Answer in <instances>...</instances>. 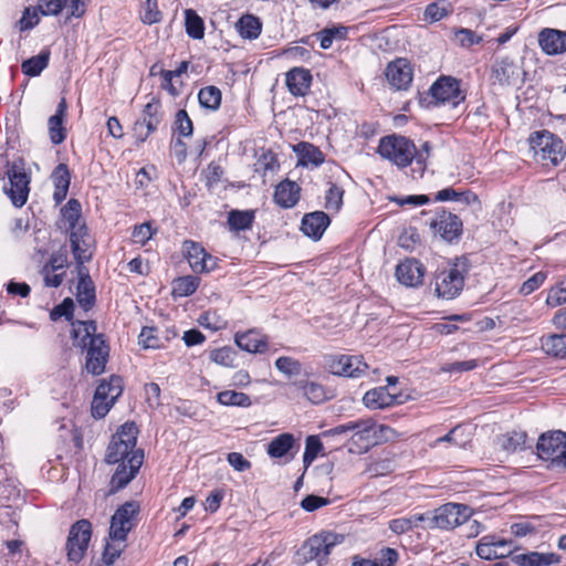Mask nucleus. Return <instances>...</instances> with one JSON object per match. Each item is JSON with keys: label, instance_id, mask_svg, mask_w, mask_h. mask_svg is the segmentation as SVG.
Masks as SVG:
<instances>
[{"label": "nucleus", "instance_id": "a878e982", "mask_svg": "<svg viewBox=\"0 0 566 566\" xmlns=\"http://www.w3.org/2000/svg\"><path fill=\"white\" fill-rule=\"evenodd\" d=\"M492 77L500 85H514L518 77V66L507 56L495 60L492 65Z\"/></svg>", "mask_w": 566, "mask_h": 566}, {"label": "nucleus", "instance_id": "79ce46f5", "mask_svg": "<svg viewBox=\"0 0 566 566\" xmlns=\"http://www.w3.org/2000/svg\"><path fill=\"white\" fill-rule=\"evenodd\" d=\"M185 28L188 36L195 40H201L205 36V22L202 18L192 9L185 11Z\"/></svg>", "mask_w": 566, "mask_h": 566}, {"label": "nucleus", "instance_id": "4468645a", "mask_svg": "<svg viewBox=\"0 0 566 566\" xmlns=\"http://www.w3.org/2000/svg\"><path fill=\"white\" fill-rule=\"evenodd\" d=\"M7 176L10 187L4 188V191L12 205L17 208H21L25 205L29 197L30 178L23 169H18L15 165H12L8 169Z\"/></svg>", "mask_w": 566, "mask_h": 566}, {"label": "nucleus", "instance_id": "aec40b11", "mask_svg": "<svg viewBox=\"0 0 566 566\" xmlns=\"http://www.w3.org/2000/svg\"><path fill=\"white\" fill-rule=\"evenodd\" d=\"M426 269L423 264L416 259H406L396 266V277L399 283L416 287L422 284Z\"/></svg>", "mask_w": 566, "mask_h": 566}, {"label": "nucleus", "instance_id": "473e14b6", "mask_svg": "<svg viewBox=\"0 0 566 566\" xmlns=\"http://www.w3.org/2000/svg\"><path fill=\"white\" fill-rule=\"evenodd\" d=\"M136 450L132 444L112 438L107 447L105 461L109 464L128 463L130 454Z\"/></svg>", "mask_w": 566, "mask_h": 566}, {"label": "nucleus", "instance_id": "774afa93", "mask_svg": "<svg viewBox=\"0 0 566 566\" xmlns=\"http://www.w3.org/2000/svg\"><path fill=\"white\" fill-rule=\"evenodd\" d=\"M399 557L398 552L391 547H384L376 556L378 566H395Z\"/></svg>", "mask_w": 566, "mask_h": 566}, {"label": "nucleus", "instance_id": "9b49d317", "mask_svg": "<svg viewBox=\"0 0 566 566\" xmlns=\"http://www.w3.org/2000/svg\"><path fill=\"white\" fill-rule=\"evenodd\" d=\"M91 536L92 524L88 520H78L71 526L65 545L69 560L80 563L83 559Z\"/></svg>", "mask_w": 566, "mask_h": 566}, {"label": "nucleus", "instance_id": "3c124183", "mask_svg": "<svg viewBox=\"0 0 566 566\" xmlns=\"http://www.w3.org/2000/svg\"><path fill=\"white\" fill-rule=\"evenodd\" d=\"M323 450V443L318 436H308L305 440V450L303 453V463L308 467L318 457Z\"/></svg>", "mask_w": 566, "mask_h": 566}, {"label": "nucleus", "instance_id": "cd10ccee", "mask_svg": "<svg viewBox=\"0 0 566 566\" xmlns=\"http://www.w3.org/2000/svg\"><path fill=\"white\" fill-rule=\"evenodd\" d=\"M363 401L369 409H386L399 402L398 396L389 392L387 387H377L368 390L364 395Z\"/></svg>", "mask_w": 566, "mask_h": 566}, {"label": "nucleus", "instance_id": "5701e85b", "mask_svg": "<svg viewBox=\"0 0 566 566\" xmlns=\"http://www.w3.org/2000/svg\"><path fill=\"white\" fill-rule=\"evenodd\" d=\"M329 223L331 219L327 213L324 211H314L304 214L301 222V230L306 237L317 241L323 237Z\"/></svg>", "mask_w": 566, "mask_h": 566}, {"label": "nucleus", "instance_id": "6e6d98bb", "mask_svg": "<svg viewBox=\"0 0 566 566\" xmlns=\"http://www.w3.org/2000/svg\"><path fill=\"white\" fill-rule=\"evenodd\" d=\"M140 19L145 24H154L161 20L157 0H146L143 3Z\"/></svg>", "mask_w": 566, "mask_h": 566}, {"label": "nucleus", "instance_id": "5fc2aeb1", "mask_svg": "<svg viewBox=\"0 0 566 566\" xmlns=\"http://www.w3.org/2000/svg\"><path fill=\"white\" fill-rule=\"evenodd\" d=\"M237 353L233 348L224 346L210 352V359L224 367H233Z\"/></svg>", "mask_w": 566, "mask_h": 566}, {"label": "nucleus", "instance_id": "2f4dec72", "mask_svg": "<svg viewBox=\"0 0 566 566\" xmlns=\"http://www.w3.org/2000/svg\"><path fill=\"white\" fill-rule=\"evenodd\" d=\"M512 562L518 566H549L558 564L560 556L555 553L528 552L512 556Z\"/></svg>", "mask_w": 566, "mask_h": 566}, {"label": "nucleus", "instance_id": "4be33fe9", "mask_svg": "<svg viewBox=\"0 0 566 566\" xmlns=\"http://www.w3.org/2000/svg\"><path fill=\"white\" fill-rule=\"evenodd\" d=\"M70 242L72 253L80 266H83L84 262H87L92 258V252L90 251L91 240L88 235V229L85 223H82L77 228V230H73L70 233Z\"/></svg>", "mask_w": 566, "mask_h": 566}, {"label": "nucleus", "instance_id": "7c9ffc66", "mask_svg": "<svg viewBox=\"0 0 566 566\" xmlns=\"http://www.w3.org/2000/svg\"><path fill=\"white\" fill-rule=\"evenodd\" d=\"M51 179L54 185L53 200L55 203H61L65 200L71 184V171L67 165L59 164L52 171Z\"/></svg>", "mask_w": 566, "mask_h": 566}, {"label": "nucleus", "instance_id": "dca6fc26", "mask_svg": "<svg viewBox=\"0 0 566 566\" xmlns=\"http://www.w3.org/2000/svg\"><path fill=\"white\" fill-rule=\"evenodd\" d=\"M161 119L160 103L155 99L147 103L143 109L142 118L134 124V134L137 140L144 143L151 133L157 130Z\"/></svg>", "mask_w": 566, "mask_h": 566}, {"label": "nucleus", "instance_id": "58836bf2", "mask_svg": "<svg viewBox=\"0 0 566 566\" xmlns=\"http://www.w3.org/2000/svg\"><path fill=\"white\" fill-rule=\"evenodd\" d=\"M542 348L555 358H566V334H553L542 337Z\"/></svg>", "mask_w": 566, "mask_h": 566}, {"label": "nucleus", "instance_id": "1a4fd4ad", "mask_svg": "<svg viewBox=\"0 0 566 566\" xmlns=\"http://www.w3.org/2000/svg\"><path fill=\"white\" fill-rule=\"evenodd\" d=\"M473 510L461 503L449 502L433 510L436 530L451 531L464 524L472 516Z\"/></svg>", "mask_w": 566, "mask_h": 566}, {"label": "nucleus", "instance_id": "f8f14e48", "mask_svg": "<svg viewBox=\"0 0 566 566\" xmlns=\"http://www.w3.org/2000/svg\"><path fill=\"white\" fill-rule=\"evenodd\" d=\"M429 94L434 99V105L451 103L453 106H458L465 99V95L460 88V81L446 75L432 83Z\"/></svg>", "mask_w": 566, "mask_h": 566}, {"label": "nucleus", "instance_id": "72a5a7b5", "mask_svg": "<svg viewBox=\"0 0 566 566\" xmlns=\"http://www.w3.org/2000/svg\"><path fill=\"white\" fill-rule=\"evenodd\" d=\"M294 150L298 155V163L303 166L313 165L314 167L321 166L325 156L322 150L314 146L313 144L301 142L295 147Z\"/></svg>", "mask_w": 566, "mask_h": 566}, {"label": "nucleus", "instance_id": "37998d69", "mask_svg": "<svg viewBox=\"0 0 566 566\" xmlns=\"http://www.w3.org/2000/svg\"><path fill=\"white\" fill-rule=\"evenodd\" d=\"M254 221V211L252 210H232L228 214V224L231 230L244 231L252 227Z\"/></svg>", "mask_w": 566, "mask_h": 566}, {"label": "nucleus", "instance_id": "e433bc0d", "mask_svg": "<svg viewBox=\"0 0 566 566\" xmlns=\"http://www.w3.org/2000/svg\"><path fill=\"white\" fill-rule=\"evenodd\" d=\"M293 386L302 390L304 396L314 405L322 403L327 399L326 389L318 382L301 379L294 381Z\"/></svg>", "mask_w": 566, "mask_h": 566}, {"label": "nucleus", "instance_id": "c9c22d12", "mask_svg": "<svg viewBox=\"0 0 566 566\" xmlns=\"http://www.w3.org/2000/svg\"><path fill=\"white\" fill-rule=\"evenodd\" d=\"M237 29L241 38L255 40L261 34L262 22L253 14H244L237 22Z\"/></svg>", "mask_w": 566, "mask_h": 566}, {"label": "nucleus", "instance_id": "6e6552de", "mask_svg": "<svg viewBox=\"0 0 566 566\" xmlns=\"http://www.w3.org/2000/svg\"><path fill=\"white\" fill-rule=\"evenodd\" d=\"M429 227L442 241L449 244H457L463 233V222L457 214L447 211L444 208L436 210L434 217Z\"/></svg>", "mask_w": 566, "mask_h": 566}, {"label": "nucleus", "instance_id": "8fccbe9b", "mask_svg": "<svg viewBox=\"0 0 566 566\" xmlns=\"http://www.w3.org/2000/svg\"><path fill=\"white\" fill-rule=\"evenodd\" d=\"M138 343L146 349H157L163 346L158 329L154 326H144L138 336Z\"/></svg>", "mask_w": 566, "mask_h": 566}, {"label": "nucleus", "instance_id": "4d7b16f0", "mask_svg": "<svg viewBox=\"0 0 566 566\" xmlns=\"http://www.w3.org/2000/svg\"><path fill=\"white\" fill-rule=\"evenodd\" d=\"M275 367L279 371L286 375L287 377L300 375L302 370L301 363L287 356L279 357L275 360Z\"/></svg>", "mask_w": 566, "mask_h": 566}, {"label": "nucleus", "instance_id": "39448f33", "mask_svg": "<svg viewBox=\"0 0 566 566\" xmlns=\"http://www.w3.org/2000/svg\"><path fill=\"white\" fill-rule=\"evenodd\" d=\"M537 455L548 462V469H566V432L542 433L536 443Z\"/></svg>", "mask_w": 566, "mask_h": 566}, {"label": "nucleus", "instance_id": "c756f323", "mask_svg": "<svg viewBox=\"0 0 566 566\" xmlns=\"http://www.w3.org/2000/svg\"><path fill=\"white\" fill-rule=\"evenodd\" d=\"M234 342L240 349L248 353H264L268 349L266 338L255 329L237 333Z\"/></svg>", "mask_w": 566, "mask_h": 566}, {"label": "nucleus", "instance_id": "9d476101", "mask_svg": "<svg viewBox=\"0 0 566 566\" xmlns=\"http://www.w3.org/2000/svg\"><path fill=\"white\" fill-rule=\"evenodd\" d=\"M325 368L335 376L347 378H359L365 375L368 365L360 356L355 355H326L324 357Z\"/></svg>", "mask_w": 566, "mask_h": 566}, {"label": "nucleus", "instance_id": "c85d7f7f", "mask_svg": "<svg viewBox=\"0 0 566 566\" xmlns=\"http://www.w3.org/2000/svg\"><path fill=\"white\" fill-rule=\"evenodd\" d=\"M66 108V101L65 98H62L57 104L55 114L49 118L48 126L50 140L54 145L62 144L66 138V129L63 126Z\"/></svg>", "mask_w": 566, "mask_h": 566}, {"label": "nucleus", "instance_id": "f257e3e1", "mask_svg": "<svg viewBox=\"0 0 566 566\" xmlns=\"http://www.w3.org/2000/svg\"><path fill=\"white\" fill-rule=\"evenodd\" d=\"M96 329L95 321H76L72 323L71 331L74 347L86 352V370L95 376L104 373L109 356V346Z\"/></svg>", "mask_w": 566, "mask_h": 566}, {"label": "nucleus", "instance_id": "b1692460", "mask_svg": "<svg viewBox=\"0 0 566 566\" xmlns=\"http://www.w3.org/2000/svg\"><path fill=\"white\" fill-rule=\"evenodd\" d=\"M76 301L78 305L85 311H90L96 301L95 285L92 281L88 271L85 266L78 268V283H77Z\"/></svg>", "mask_w": 566, "mask_h": 566}, {"label": "nucleus", "instance_id": "0e129e2a", "mask_svg": "<svg viewBox=\"0 0 566 566\" xmlns=\"http://www.w3.org/2000/svg\"><path fill=\"white\" fill-rule=\"evenodd\" d=\"M66 0H39L38 9L42 15H57L65 7Z\"/></svg>", "mask_w": 566, "mask_h": 566}, {"label": "nucleus", "instance_id": "e2e57ef3", "mask_svg": "<svg viewBox=\"0 0 566 566\" xmlns=\"http://www.w3.org/2000/svg\"><path fill=\"white\" fill-rule=\"evenodd\" d=\"M547 274L543 271L534 273L520 287V293L524 296L536 291L546 280Z\"/></svg>", "mask_w": 566, "mask_h": 566}, {"label": "nucleus", "instance_id": "a211bd4d", "mask_svg": "<svg viewBox=\"0 0 566 566\" xmlns=\"http://www.w3.org/2000/svg\"><path fill=\"white\" fill-rule=\"evenodd\" d=\"M144 460V451L136 450L128 459V463H117L112 479L111 488L113 491H119L124 489L138 473Z\"/></svg>", "mask_w": 566, "mask_h": 566}, {"label": "nucleus", "instance_id": "2eb2a0df", "mask_svg": "<svg viewBox=\"0 0 566 566\" xmlns=\"http://www.w3.org/2000/svg\"><path fill=\"white\" fill-rule=\"evenodd\" d=\"M511 544L512 541L501 538L495 534H488L478 541L475 553L482 559H502L512 555L513 551L509 548Z\"/></svg>", "mask_w": 566, "mask_h": 566}, {"label": "nucleus", "instance_id": "864d4df0", "mask_svg": "<svg viewBox=\"0 0 566 566\" xmlns=\"http://www.w3.org/2000/svg\"><path fill=\"white\" fill-rule=\"evenodd\" d=\"M174 130L182 137H190L193 133V124L186 109L176 113Z\"/></svg>", "mask_w": 566, "mask_h": 566}, {"label": "nucleus", "instance_id": "de8ad7c7", "mask_svg": "<svg viewBox=\"0 0 566 566\" xmlns=\"http://www.w3.org/2000/svg\"><path fill=\"white\" fill-rule=\"evenodd\" d=\"M222 98L221 91L213 85L202 87L198 93V99L203 108L217 111Z\"/></svg>", "mask_w": 566, "mask_h": 566}, {"label": "nucleus", "instance_id": "4c0bfd02", "mask_svg": "<svg viewBox=\"0 0 566 566\" xmlns=\"http://www.w3.org/2000/svg\"><path fill=\"white\" fill-rule=\"evenodd\" d=\"M98 398H105L111 403H115L123 392V379L113 375L108 380H102L96 390Z\"/></svg>", "mask_w": 566, "mask_h": 566}, {"label": "nucleus", "instance_id": "393cba45", "mask_svg": "<svg viewBox=\"0 0 566 566\" xmlns=\"http://www.w3.org/2000/svg\"><path fill=\"white\" fill-rule=\"evenodd\" d=\"M311 71L304 67H293L285 74V84L294 96H305L312 84Z\"/></svg>", "mask_w": 566, "mask_h": 566}, {"label": "nucleus", "instance_id": "680f3d73", "mask_svg": "<svg viewBox=\"0 0 566 566\" xmlns=\"http://www.w3.org/2000/svg\"><path fill=\"white\" fill-rule=\"evenodd\" d=\"M120 543L122 542H115L113 544L106 543L102 555V559L105 565H113L116 562V559L120 556V554L124 552L126 545Z\"/></svg>", "mask_w": 566, "mask_h": 566}, {"label": "nucleus", "instance_id": "f3484780", "mask_svg": "<svg viewBox=\"0 0 566 566\" xmlns=\"http://www.w3.org/2000/svg\"><path fill=\"white\" fill-rule=\"evenodd\" d=\"M185 256L196 273H207L218 266V259L209 254L199 243L186 240L184 242Z\"/></svg>", "mask_w": 566, "mask_h": 566}, {"label": "nucleus", "instance_id": "20e7f679", "mask_svg": "<svg viewBox=\"0 0 566 566\" xmlns=\"http://www.w3.org/2000/svg\"><path fill=\"white\" fill-rule=\"evenodd\" d=\"M390 430L384 424H376L371 419H360L338 424L332 429L322 432V437L326 440H334L340 436L353 432V438L366 441V448L379 442V434Z\"/></svg>", "mask_w": 566, "mask_h": 566}, {"label": "nucleus", "instance_id": "f704fd0d", "mask_svg": "<svg viewBox=\"0 0 566 566\" xmlns=\"http://www.w3.org/2000/svg\"><path fill=\"white\" fill-rule=\"evenodd\" d=\"M295 444V438L292 433H281L268 444V454L271 458L279 459L289 454Z\"/></svg>", "mask_w": 566, "mask_h": 566}, {"label": "nucleus", "instance_id": "09e8293b", "mask_svg": "<svg viewBox=\"0 0 566 566\" xmlns=\"http://www.w3.org/2000/svg\"><path fill=\"white\" fill-rule=\"evenodd\" d=\"M452 12V7L448 0H438L429 3L423 12L424 20L438 22Z\"/></svg>", "mask_w": 566, "mask_h": 566}, {"label": "nucleus", "instance_id": "bb28decb", "mask_svg": "<svg viewBox=\"0 0 566 566\" xmlns=\"http://www.w3.org/2000/svg\"><path fill=\"white\" fill-rule=\"evenodd\" d=\"M300 195L301 187L295 181L285 179L275 187L274 202L283 209H290L296 206Z\"/></svg>", "mask_w": 566, "mask_h": 566}, {"label": "nucleus", "instance_id": "338daca9", "mask_svg": "<svg viewBox=\"0 0 566 566\" xmlns=\"http://www.w3.org/2000/svg\"><path fill=\"white\" fill-rule=\"evenodd\" d=\"M114 403H111L107 401V399L99 397L98 394L95 391L93 401H92V416L95 419H102L104 418L109 409L113 407Z\"/></svg>", "mask_w": 566, "mask_h": 566}, {"label": "nucleus", "instance_id": "052dcab7", "mask_svg": "<svg viewBox=\"0 0 566 566\" xmlns=\"http://www.w3.org/2000/svg\"><path fill=\"white\" fill-rule=\"evenodd\" d=\"M40 10L36 7L27 8L23 11L21 19L19 20V27L21 31L31 30L40 22Z\"/></svg>", "mask_w": 566, "mask_h": 566}, {"label": "nucleus", "instance_id": "412c9836", "mask_svg": "<svg viewBox=\"0 0 566 566\" xmlns=\"http://www.w3.org/2000/svg\"><path fill=\"white\" fill-rule=\"evenodd\" d=\"M538 45L547 55H559L566 52V31L544 28L538 33Z\"/></svg>", "mask_w": 566, "mask_h": 566}, {"label": "nucleus", "instance_id": "6ab92c4d", "mask_svg": "<svg viewBox=\"0 0 566 566\" xmlns=\"http://www.w3.org/2000/svg\"><path fill=\"white\" fill-rule=\"evenodd\" d=\"M385 74L389 84L399 91L407 90L413 78L412 67L405 59H397L390 62L386 67Z\"/></svg>", "mask_w": 566, "mask_h": 566}, {"label": "nucleus", "instance_id": "a18cd8bd", "mask_svg": "<svg viewBox=\"0 0 566 566\" xmlns=\"http://www.w3.org/2000/svg\"><path fill=\"white\" fill-rule=\"evenodd\" d=\"M217 401L220 405L228 407H250L251 398L249 395L235 391V390H223L217 395Z\"/></svg>", "mask_w": 566, "mask_h": 566}, {"label": "nucleus", "instance_id": "c03bdc74", "mask_svg": "<svg viewBox=\"0 0 566 566\" xmlns=\"http://www.w3.org/2000/svg\"><path fill=\"white\" fill-rule=\"evenodd\" d=\"M527 434L524 431H512L499 437L500 447L507 452H516L525 449Z\"/></svg>", "mask_w": 566, "mask_h": 566}, {"label": "nucleus", "instance_id": "ddd939ff", "mask_svg": "<svg viewBox=\"0 0 566 566\" xmlns=\"http://www.w3.org/2000/svg\"><path fill=\"white\" fill-rule=\"evenodd\" d=\"M464 286V273L454 264L448 270H443L436 275L434 291L438 297L453 300Z\"/></svg>", "mask_w": 566, "mask_h": 566}, {"label": "nucleus", "instance_id": "bf43d9fd", "mask_svg": "<svg viewBox=\"0 0 566 566\" xmlns=\"http://www.w3.org/2000/svg\"><path fill=\"white\" fill-rule=\"evenodd\" d=\"M73 313H74V303H73L72 298L66 297L62 301L61 304L56 305L52 310L50 317L52 321H56L60 317H65L72 324L74 322Z\"/></svg>", "mask_w": 566, "mask_h": 566}, {"label": "nucleus", "instance_id": "ea45409f", "mask_svg": "<svg viewBox=\"0 0 566 566\" xmlns=\"http://www.w3.org/2000/svg\"><path fill=\"white\" fill-rule=\"evenodd\" d=\"M200 279L195 275L179 276L172 281V296L187 297L192 295L199 287Z\"/></svg>", "mask_w": 566, "mask_h": 566}, {"label": "nucleus", "instance_id": "7ed1b4c3", "mask_svg": "<svg viewBox=\"0 0 566 566\" xmlns=\"http://www.w3.org/2000/svg\"><path fill=\"white\" fill-rule=\"evenodd\" d=\"M530 149L534 159L543 165L557 166L565 158L563 140L549 130L534 132L528 137Z\"/></svg>", "mask_w": 566, "mask_h": 566}, {"label": "nucleus", "instance_id": "0eeeda50", "mask_svg": "<svg viewBox=\"0 0 566 566\" xmlns=\"http://www.w3.org/2000/svg\"><path fill=\"white\" fill-rule=\"evenodd\" d=\"M140 506L136 501H127L117 507L111 518L108 538L113 542H126L129 532L137 525Z\"/></svg>", "mask_w": 566, "mask_h": 566}, {"label": "nucleus", "instance_id": "49530a36", "mask_svg": "<svg viewBox=\"0 0 566 566\" xmlns=\"http://www.w3.org/2000/svg\"><path fill=\"white\" fill-rule=\"evenodd\" d=\"M63 219L69 223L70 233L77 230L82 214V206L77 199H70L66 205L61 209Z\"/></svg>", "mask_w": 566, "mask_h": 566}, {"label": "nucleus", "instance_id": "603ef678", "mask_svg": "<svg viewBox=\"0 0 566 566\" xmlns=\"http://www.w3.org/2000/svg\"><path fill=\"white\" fill-rule=\"evenodd\" d=\"M344 190L336 184H331L325 196V208L338 212L343 206Z\"/></svg>", "mask_w": 566, "mask_h": 566}, {"label": "nucleus", "instance_id": "a19ab883", "mask_svg": "<svg viewBox=\"0 0 566 566\" xmlns=\"http://www.w3.org/2000/svg\"><path fill=\"white\" fill-rule=\"evenodd\" d=\"M50 60V51L42 50L38 55H34L21 64L23 74L28 76H38L48 66Z\"/></svg>", "mask_w": 566, "mask_h": 566}, {"label": "nucleus", "instance_id": "69168bd1", "mask_svg": "<svg viewBox=\"0 0 566 566\" xmlns=\"http://www.w3.org/2000/svg\"><path fill=\"white\" fill-rule=\"evenodd\" d=\"M398 242L401 248L411 250L420 243V234L416 228L410 227L399 235Z\"/></svg>", "mask_w": 566, "mask_h": 566}, {"label": "nucleus", "instance_id": "f03ea898", "mask_svg": "<svg viewBox=\"0 0 566 566\" xmlns=\"http://www.w3.org/2000/svg\"><path fill=\"white\" fill-rule=\"evenodd\" d=\"M377 153L379 156L399 168H406L413 160L418 165H424L422 154H417L413 142L402 135L391 134L380 138Z\"/></svg>", "mask_w": 566, "mask_h": 566}, {"label": "nucleus", "instance_id": "13d9d810", "mask_svg": "<svg viewBox=\"0 0 566 566\" xmlns=\"http://www.w3.org/2000/svg\"><path fill=\"white\" fill-rule=\"evenodd\" d=\"M138 428L134 422H125L120 426L119 430L113 437V439H117L118 441H124V443L132 444L136 447L137 442Z\"/></svg>", "mask_w": 566, "mask_h": 566}, {"label": "nucleus", "instance_id": "423d86ee", "mask_svg": "<svg viewBox=\"0 0 566 566\" xmlns=\"http://www.w3.org/2000/svg\"><path fill=\"white\" fill-rule=\"evenodd\" d=\"M344 536L333 532H322L306 539L298 549V556L305 562L317 560L322 566L331 554L333 547L342 543Z\"/></svg>", "mask_w": 566, "mask_h": 566}]
</instances>
